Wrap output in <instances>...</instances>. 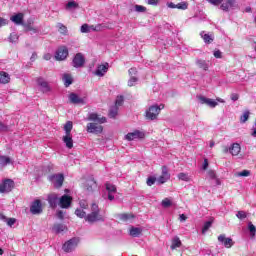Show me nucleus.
Masks as SVG:
<instances>
[{
  "label": "nucleus",
  "instance_id": "bf43d9fd",
  "mask_svg": "<svg viewBox=\"0 0 256 256\" xmlns=\"http://www.w3.org/2000/svg\"><path fill=\"white\" fill-rule=\"evenodd\" d=\"M147 5H152L153 7H157V5H159V0H147Z\"/></svg>",
  "mask_w": 256,
  "mask_h": 256
},
{
  "label": "nucleus",
  "instance_id": "a19ab883",
  "mask_svg": "<svg viewBox=\"0 0 256 256\" xmlns=\"http://www.w3.org/2000/svg\"><path fill=\"white\" fill-rule=\"evenodd\" d=\"M188 7H189V3H187V2H180V3L176 4V9H180L182 11L187 10Z\"/></svg>",
  "mask_w": 256,
  "mask_h": 256
},
{
  "label": "nucleus",
  "instance_id": "f257e3e1",
  "mask_svg": "<svg viewBox=\"0 0 256 256\" xmlns=\"http://www.w3.org/2000/svg\"><path fill=\"white\" fill-rule=\"evenodd\" d=\"M159 113H161V106L152 105L146 111V119H148L149 121H155V119L159 117Z\"/></svg>",
  "mask_w": 256,
  "mask_h": 256
},
{
  "label": "nucleus",
  "instance_id": "412c9836",
  "mask_svg": "<svg viewBox=\"0 0 256 256\" xmlns=\"http://www.w3.org/2000/svg\"><path fill=\"white\" fill-rule=\"evenodd\" d=\"M88 121H94V123H107V118H100L97 113H91L88 116Z\"/></svg>",
  "mask_w": 256,
  "mask_h": 256
},
{
  "label": "nucleus",
  "instance_id": "79ce46f5",
  "mask_svg": "<svg viewBox=\"0 0 256 256\" xmlns=\"http://www.w3.org/2000/svg\"><path fill=\"white\" fill-rule=\"evenodd\" d=\"M178 179L180 181H186V182L191 181V178H189V175L187 173H183V172L178 174Z\"/></svg>",
  "mask_w": 256,
  "mask_h": 256
},
{
  "label": "nucleus",
  "instance_id": "4d7b16f0",
  "mask_svg": "<svg viewBox=\"0 0 256 256\" xmlns=\"http://www.w3.org/2000/svg\"><path fill=\"white\" fill-rule=\"evenodd\" d=\"M90 29H89V24H83L81 26V33H89Z\"/></svg>",
  "mask_w": 256,
  "mask_h": 256
},
{
  "label": "nucleus",
  "instance_id": "c9c22d12",
  "mask_svg": "<svg viewBox=\"0 0 256 256\" xmlns=\"http://www.w3.org/2000/svg\"><path fill=\"white\" fill-rule=\"evenodd\" d=\"M106 191L108 193H117V187L109 182H106Z\"/></svg>",
  "mask_w": 256,
  "mask_h": 256
},
{
  "label": "nucleus",
  "instance_id": "09e8293b",
  "mask_svg": "<svg viewBox=\"0 0 256 256\" xmlns=\"http://www.w3.org/2000/svg\"><path fill=\"white\" fill-rule=\"evenodd\" d=\"M10 43H17L19 41V36L15 33H11L9 36Z\"/></svg>",
  "mask_w": 256,
  "mask_h": 256
},
{
  "label": "nucleus",
  "instance_id": "20e7f679",
  "mask_svg": "<svg viewBox=\"0 0 256 256\" xmlns=\"http://www.w3.org/2000/svg\"><path fill=\"white\" fill-rule=\"evenodd\" d=\"M71 203H73V197L64 194L59 198L58 205L61 209H69V207H71Z\"/></svg>",
  "mask_w": 256,
  "mask_h": 256
},
{
  "label": "nucleus",
  "instance_id": "0eeeda50",
  "mask_svg": "<svg viewBox=\"0 0 256 256\" xmlns=\"http://www.w3.org/2000/svg\"><path fill=\"white\" fill-rule=\"evenodd\" d=\"M72 65L73 67H75L76 69H79L81 67H84L85 65V56L83 55V53H77L73 60H72Z\"/></svg>",
  "mask_w": 256,
  "mask_h": 256
},
{
  "label": "nucleus",
  "instance_id": "864d4df0",
  "mask_svg": "<svg viewBox=\"0 0 256 256\" xmlns=\"http://www.w3.org/2000/svg\"><path fill=\"white\" fill-rule=\"evenodd\" d=\"M6 222H7V226L8 227H13V224L17 223V219H15V218H7Z\"/></svg>",
  "mask_w": 256,
  "mask_h": 256
},
{
  "label": "nucleus",
  "instance_id": "7ed1b4c3",
  "mask_svg": "<svg viewBox=\"0 0 256 256\" xmlns=\"http://www.w3.org/2000/svg\"><path fill=\"white\" fill-rule=\"evenodd\" d=\"M102 123L99 122H91L86 126L87 133H94V135H99L103 133Z\"/></svg>",
  "mask_w": 256,
  "mask_h": 256
},
{
  "label": "nucleus",
  "instance_id": "a18cd8bd",
  "mask_svg": "<svg viewBox=\"0 0 256 256\" xmlns=\"http://www.w3.org/2000/svg\"><path fill=\"white\" fill-rule=\"evenodd\" d=\"M157 181L156 177L150 176L147 178L146 183L148 187H152V185H155V182Z\"/></svg>",
  "mask_w": 256,
  "mask_h": 256
},
{
  "label": "nucleus",
  "instance_id": "de8ad7c7",
  "mask_svg": "<svg viewBox=\"0 0 256 256\" xmlns=\"http://www.w3.org/2000/svg\"><path fill=\"white\" fill-rule=\"evenodd\" d=\"M139 79L135 76H131L128 80V87H133Z\"/></svg>",
  "mask_w": 256,
  "mask_h": 256
},
{
  "label": "nucleus",
  "instance_id": "4be33fe9",
  "mask_svg": "<svg viewBox=\"0 0 256 256\" xmlns=\"http://www.w3.org/2000/svg\"><path fill=\"white\" fill-rule=\"evenodd\" d=\"M24 17L25 15L23 13H18L16 15L11 16L10 21H12V23H15V25H23Z\"/></svg>",
  "mask_w": 256,
  "mask_h": 256
},
{
  "label": "nucleus",
  "instance_id": "774afa93",
  "mask_svg": "<svg viewBox=\"0 0 256 256\" xmlns=\"http://www.w3.org/2000/svg\"><path fill=\"white\" fill-rule=\"evenodd\" d=\"M251 137H256V128L255 127H253L252 129H251Z\"/></svg>",
  "mask_w": 256,
  "mask_h": 256
},
{
  "label": "nucleus",
  "instance_id": "6e6d98bb",
  "mask_svg": "<svg viewBox=\"0 0 256 256\" xmlns=\"http://www.w3.org/2000/svg\"><path fill=\"white\" fill-rule=\"evenodd\" d=\"M56 217L58 219H60L61 221H63V219H65V213L63 212V210H59L57 213H56Z\"/></svg>",
  "mask_w": 256,
  "mask_h": 256
},
{
  "label": "nucleus",
  "instance_id": "9d476101",
  "mask_svg": "<svg viewBox=\"0 0 256 256\" xmlns=\"http://www.w3.org/2000/svg\"><path fill=\"white\" fill-rule=\"evenodd\" d=\"M69 56V49L66 48V46H61L56 51V61H65V58Z\"/></svg>",
  "mask_w": 256,
  "mask_h": 256
},
{
  "label": "nucleus",
  "instance_id": "f8f14e48",
  "mask_svg": "<svg viewBox=\"0 0 256 256\" xmlns=\"http://www.w3.org/2000/svg\"><path fill=\"white\" fill-rule=\"evenodd\" d=\"M33 25H35V20L29 18L26 22H23L22 27H24L26 32L31 31V33H39V30Z\"/></svg>",
  "mask_w": 256,
  "mask_h": 256
},
{
  "label": "nucleus",
  "instance_id": "ddd939ff",
  "mask_svg": "<svg viewBox=\"0 0 256 256\" xmlns=\"http://www.w3.org/2000/svg\"><path fill=\"white\" fill-rule=\"evenodd\" d=\"M47 201L51 209H57V205H59V195L57 193L48 194Z\"/></svg>",
  "mask_w": 256,
  "mask_h": 256
},
{
  "label": "nucleus",
  "instance_id": "2eb2a0df",
  "mask_svg": "<svg viewBox=\"0 0 256 256\" xmlns=\"http://www.w3.org/2000/svg\"><path fill=\"white\" fill-rule=\"evenodd\" d=\"M85 190L87 193H93L94 191H97V181H95V178L86 180Z\"/></svg>",
  "mask_w": 256,
  "mask_h": 256
},
{
  "label": "nucleus",
  "instance_id": "8fccbe9b",
  "mask_svg": "<svg viewBox=\"0 0 256 256\" xmlns=\"http://www.w3.org/2000/svg\"><path fill=\"white\" fill-rule=\"evenodd\" d=\"M135 11L137 13H145L147 11V7L141 5H135Z\"/></svg>",
  "mask_w": 256,
  "mask_h": 256
},
{
  "label": "nucleus",
  "instance_id": "1a4fd4ad",
  "mask_svg": "<svg viewBox=\"0 0 256 256\" xmlns=\"http://www.w3.org/2000/svg\"><path fill=\"white\" fill-rule=\"evenodd\" d=\"M30 212L32 215H39L43 213V204L41 203V200L36 199L34 202H32V205L30 206Z\"/></svg>",
  "mask_w": 256,
  "mask_h": 256
},
{
  "label": "nucleus",
  "instance_id": "f704fd0d",
  "mask_svg": "<svg viewBox=\"0 0 256 256\" xmlns=\"http://www.w3.org/2000/svg\"><path fill=\"white\" fill-rule=\"evenodd\" d=\"M54 231H56V233H63V231H67V226L63 224H55Z\"/></svg>",
  "mask_w": 256,
  "mask_h": 256
},
{
  "label": "nucleus",
  "instance_id": "6e6552de",
  "mask_svg": "<svg viewBox=\"0 0 256 256\" xmlns=\"http://www.w3.org/2000/svg\"><path fill=\"white\" fill-rule=\"evenodd\" d=\"M15 187V182L11 179H6L2 184H0V193H10Z\"/></svg>",
  "mask_w": 256,
  "mask_h": 256
},
{
  "label": "nucleus",
  "instance_id": "c756f323",
  "mask_svg": "<svg viewBox=\"0 0 256 256\" xmlns=\"http://www.w3.org/2000/svg\"><path fill=\"white\" fill-rule=\"evenodd\" d=\"M57 27L61 35H64V36L69 35V30L67 29V26H65L63 23H58Z\"/></svg>",
  "mask_w": 256,
  "mask_h": 256
},
{
  "label": "nucleus",
  "instance_id": "b1692460",
  "mask_svg": "<svg viewBox=\"0 0 256 256\" xmlns=\"http://www.w3.org/2000/svg\"><path fill=\"white\" fill-rule=\"evenodd\" d=\"M231 155L237 157L241 153V145L239 143H233L229 148Z\"/></svg>",
  "mask_w": 256,
  "mask_h": 256
},
{
  "label": "nucleus",
  "instance_id": "4468645a",
  "mask_svg": "<svg viewBox=\"0 0 256 256\" xmlns=\"http://www.w3.org/2000/svg\"><path fill=\"white\" fill-rule=\"evenodd\" d=\"M51 181H54V187L56 189H60V187H63L65 176L63 174H54L51 176Z\"/></svg>",
  "mask_w": 256,
  "mask_h": 256
},
{
  "label": "nucleus",
  "instance_id": "cd10ccee",
  "mask_svg": "<svg viewBox=\"0 0 256 256\" xmlns=\"http://www.w3.org/2000/svg\"><path fill=\"white\" fill-rule=\"evenodd\" d=\"M196 65L199 69H203V71H209V64L205 60H197Z\"/></svg>",
  "mask_w": 256,
  "mask_h": 256
},
{
  "label": "nucleus",
  "instance_id": "338daca9",
  "mask_svg": "<svg viewBox=\"0 0 256 256\" xmlns=\"http://www.w3.org/2000/svg\"><path fill=\"white\" fill-rule=\"evenodd\" d=\"M92 212L99 211V206L96 203H93L91 206Z\"/></svg>",
  "mask_w": 256,
  "mask_h": 256
},
{
  "label": "nucleus",
  "instance_id": "c85d7f7f",
  "mask_svg": "<svg viewBox=\"0 0 256 256\" xmlns=\"http://www.w3.org/2000/svg\"><path fill=\"white\" fill-rule=\"evenodd\" d=\"M63 82L65 87H69V85H73V77L71 76V74H64Z\"/></svg>",
  "mask_w": 256,
  "mask_h": 256
},
{
  "label": "nucleus",
  "instance_id": "72a5a7b5",
  "mask_svg": "<svg viewBox=\"0 0 256 256\" xmlns=\"http://www.w3.org/2000/svg\"><path fill=\"white\" fill-rule=\"evenodd\" d=\"M65 135H71V131H73V122L67 121L64 125Z\"/></svg>",
  "mask_w": 256,
  "mask_h": 256
},
{
  "label": "nucleus",
  "instance_id": "13d9d810",
  "mask_svg": "<svg viewBox=\"0 0 256 256\" xmlns=\"http://www.w3.org/2000/svg\"><path fill=\"white\" fill-rule=\"evenodd\" d=\"M208 3H210L211 5H221V3H223V0H206Z\"/></svg>",
  "mask_w": 256,
  "mask_h": 256
},
{
  "label": "nucleus",
  "instance_id": "69168bd1",
  "mask_svg": "<svg viewBox=\"0 0 256 256\" xmlns=\"http://www.w3.org/2000/svg\"><path fill=\"white\" fill-rule=\"evenodd\" d=\"M231 100L232 101H239V94H236V93L231 94Z\"/></svg>",
  "mask_w": 256,
  "mask_h": 256
},
{
  "label": "nucleus",
  "instance_id": "58836bf2",
  "mask_svg": "<svg viewBox=\"0 0 256 256\" xmlns=\"http://www.w3.org/2000/svg\"><path fill=\"white\" fill-rule=\"evenodd\" d=\"M211 225H213V220H209V221L205 222L204 226L202 228V233L203 234L207 233V231H209V229H211Z\"/></svg>",
  "mask_w": 256,
  "mask_h": 256
},
{
  "label": "nucleus",
  "instance_id": "ea45409f",
  "mask_svg": "<svg viewBox=\"0 0 256 256\" xmlns=\"http://www.w3.org/2000/svg\"><path fill=\"white\" fill-rule=\"evenodd\" d=\"M251 175V171L243 170L241 172L235 173V177H249Z\"/></svg>",
  "mask_w": 256,
  "mask_h": 256
},
{
  "label": "nucleus",
  "instance_id": "0e129e2a",
  "mask_svg": "<svg viewBox=\"0 0 256 256\" xmlns=\"http://www.w3.org/2000/svg\"><path fill=\"white\" fill-rule=\"evenodd\" d=\"M208 175H209L210 179H216L217 178V175L215 174V172L213 170H209Z\"/></svg>",
  "mask_w": 256,
  "mask_h": 256
},
{
  "label": "nucleus",
  "instance_id": "37998d69",
  "mask_svg": "<svg viewBox=\"0 0 256 256\" xmlns=\"http://www.w3.org/2000/svg\"><path fill=\"white\" fill-rule=\"evenodd\" d=\"M77 8H79V4L75 1H69L66 4V9H77Z\"/></svg>",
  "mask_w": 256,
  "mask_h": 256
},
{
  "label": "nucleus",
  "instance_id": "6ab92c4d",
  "mask_svg": "<svg viewBox=\"0 0 256 256\" xmlns=\"http://www.w3.org/2000/svg\"><path fill=\"white\" fill-rule=\"evenodd\" d=\"M218 241L223 243L226 249H231L232 245H234L233 239L226 238L224 234L218 236Z\"/></svg>",
  "mask_w": 256,
  "mask_h": 256
},
{
  "label": "nucleus",
  "instance_id": "f3484780",
  "mask_svg": "<svg viewBox=\"0 0 256 256\" xmlns=\"http://www.w3.org/2000/svg\"><path fill=\"white\" fill-rule=\"evenodd\" d=\"M107 71H109V63L101 64L97 67L94 75L97 77H103Z\"/></svg>",
  "mask_w": 256,
  "mask_h": 256
},
{
  "label": "nucleus",
  "instance_id": "dca6fc26",
  "mask_svg": "<svg viewBox=\"0 0 256 256\" xmlns=\"http://www.w3.org/2000/svg\"><path fill=\"white\" fill-rule=\"evenodd\" d=\"M145 134L139 130H135L134 132H130L125 136L127 141H135V139H143Z\"/></svg>",
  "mask_w": 256,
  "mask_h": 256
},
{
  "label": "nucleus",
  "instance_id": "bb28decb",
  "mask_svg": "<svg viewBox=\"0 0 256 256\" xmlns=\"http://www.w3.org/2000/svg\"><path fill=\"white\" fill-rule=\"evenodd\" d=\"M183 245V243L181 242V239H179V237L175 236L172 239V244L170 246V249H172V251H175V249H179V247H181Z\"/></svg>",
  "mask_w": 256,
  "mask_h": 256
},
{
  "label": "nucleus",
  "instance_id": "39448f33",
  "mask_svg": "<svg viewBox=\"0 0 256 256\" xmlns=\"http://www.w3.org/2000/svg\"><path fill=\"white\" fill-rule=\"evenodd\" d=\"M161 171H162V174L157 178V182L160 185H163L167 183L169 179H171V174L169 173V169L167 168V166H162Z\"/></svg>",
  "mask_w": 256,
  "mask_h": 256
},
{
  "label": "nucleus",
  "instance_id": "a211bd4d",
  "mask_svg": "<svg viewBox=\"0 0 256 256\" xmlns=\"http://www.w3.org/2000/svg\"><path fill=\"white\" fill-rule=\"evenodd\" d=\"M37 84L41 87L43 93H49V91H51L49 83L42 77L37 78Z\"/></svg>",
  "mask_w": 256,
  "mask_h": 256
},
{
  "label": "nucleus",
  "instance_id": "49530a36",
  "mask_svg": "<svg viewBox=\"0 0 256 256\" xmlns=\"http://www.w3.org/2000/svg\"><path fill=\"white\" fill-rule=\"evenodd\" d=\"M248 229H249V231L251 233V236L255 237V235H256V227H255V225H253V223L250 222L248 224Z\"/></svg>",
  "mask_w": 256,
  "mask_h": 256
},
{
  "label": "nucleus",
  "instance_id": "603ef678",
  "mask_svg": "<svg viewBox=\"0 0 256 256\" xmlns=\"http://www.w3.org/2000/svg\"><path fill=\"white\" fill-rule=\"evenodd\" d=\"M236 217L241 220L247 219V213H245V211H238Z\"/></svg>",
  "mask_w": 256,
  "mask_h": 256
},
{
  "label": "nucleus",
  "instance_id": "4c0bfd02",
  "mask_svg": "<svg viewBox=\"0 0 256 256\" xmlns=\"http://www.w3.org/2000/svg\"><path fill=\"white\" fill-rule=\"evenodd\" d=\"M161 205H162V207H164V209H167V208L171 207V205H173V202L169 198H164L161 202Z\"/></svg>",
  "mask_w": 256,
  "mask_h": 256
},
{
  "label": "nucleus",
  "instance_id": "2f4dec72",
  "mask_svg": "<svg viewBox=\"0 0 256 256\" xmlns=\"http://www.w3.org/2000/svg\"><path fill=\"white\" fill-rule=\"evenodd\" d=\"M129 233L131 237H139L143 233V230L141 228L131 227Z\"/></svg>",
  "mask_w": 256,
  "mask_h": 256
},
{
  "label": "nucleus",
  "instance_id": "052dcab7",
  "mask_svg": "<svg viewBox=\"0 0 256 256\" xmlns=\"http://www.w3.org/2000/svg\"><path fill=\"white\" fill-rule=\"evenodd\" d=\"M9 126L0 121V131H8Z\"/></svg>",
  "mask_w": 256,
  "mask_h": 256
},
{
  "label": "nucleus",
  "instance_id": "423d86ee",
  "mask_svg": "<svg viewBox=\"0 0 256 256\" xmlns=\"http://www.w3.org/2000/svg\"><path fill=\"white\" fill-rule=\"evenodd\" d=\"M85 221L88 223H97V221H105V218H103L99 211H94L85 217Z\"/></svg>",
  "mask_w": 256,
  "mask_h": 256
},
{
  "label": "nucleus",
  "instance_id": "680f3d73",
  "mask_svg": "<svg viewBox=\"0 0 256 256\" xmlns=\"http://www.w3.org/2000/svg\"><path fill=\"white\" fill-rule=\"evenodd\" d=\"M214 57H215L216 59H221V57H222L221 50H215V51H214Z\"/></svg>",
  "mask_w": 256,
  "mask_h": 256
},
{
  "label": "nucleus",
  "instance_id": "5fc2aeb1",
  "mask_svg": "<svg viewBox=\"0 0 256 256\" xmlns=\"http://www.w3.org/2000/svg\"><path fill=\"white\" fill-rule=\"evenodd\" d=\"M203 39L205 43H213V38L209 34H204Z\"/></svg>",
  "mask_w": 256,
  "mask_h": 256
},
{
  "label": "nucleus",
  "instance_id": "393cba45",
  "mask_svg": "<svg viewBox=\"0 0 256 256\" xmlns=\"http://www.w3.org/2000/svg\"><path fill=\"white\" fill-rule=\"evenodd\" d=\"M11 81V76H9V73L5 71L0 72V83L2 85H7V83H10Z\"/></svg>",
  "mask_w": 256,
  "mask_h": 256
},
{
  "label": "nucleus",
  "instance_id": "c03bdc74",
  "mask_svg": "<svg viewBox=\"0 0 256 256\" xmlns=\"http://www.w3.org/2000/svg\"><path fill=\"white\" fill-rule=\"evenodd\" d=\"M125 101V99L123 98V96H117L116 100H115V107H121V105H123V102Z\"/></svg>",
  "mask_w": 256,
  "mask_h": 256
},
{
  "label": "nucleus",
  "instance_id": "473e14b6",
  "mask_svg": "<svg viewBox=\"0 0 256 256\" xmlns=\"http://www.w3.org/2000/svg\"><path fill=\"white\" fill-rule=\"evenodd\" d=\"M9 163H11V158L0 155V167H6Z\"/></svg>",
  "mask_w": 256,
  "mask_h": 256
},
{
  "label": "nucleus",
  "instance_id": "9b49d317",
  "mask_svg": "<svg viewBox=\"0 0 256 256\" xmlns=\"http://www.w3.org/2000/svg\"><path fill=\"white\" fill-rule=\"evenodd\" d=\"M197 99L200 101L201 105H208V107H211V109H215L219 103L217 101L207 98L205 96H197Z\"/></svg>",
  "mask_w": 256,
  "mask_h": 256
},
{
  "label": "nucleus",
  "instance_id": "f03ea898",
  "mask_svg": "<svg viewBox=\"0 0 256 256\" xmlns=\"http://www.w3.org/2000/svg\"><path fill=\"white\" fill-rule=\"evenodd\" d=\"M78 245H79V238L74 237V238L66 241L63 244L62 249L65 253H71L72 251H75V249H77Z\"/></svg>",
  "mask_w": 256,
  "mask_h": 256
},
{
  "label": "nucleus",
  "instance_id": "e433bc0d",
  "mask_svg": "<svg viewBox=\"0 0 256 256\" xmlns=\"http://www.w3.org/2000/svg\"><path fill=\"white\" fill-rule=\"evenodd\" d=\"M249 115H251V112H249V110L244 111L243 115L240 116V122L247 123V121H249Z\"/></svg>",
  "mask_w": 256,
  "mask_h": 256
},
{
  "label": "nucleus",
  "instance_id": "7c9ffc66",
  "mask_svg": "<svg viewBox=\"0 0 256 256\" xmlns=\"http://www.w3.org/2000/svg\"><path fill=\"white\" fill-rule=\"evenodd\" d=\"M119 113V108L117 106H112L109 110L108 117L110 119H115Z\"/></svg>",
  "mask_w": 256,
  "mask_h": 256
},
{
  "label": "nucleus",
  "instance_id": "5701e85b",
  "mask_svg": "<svg viewBox=\"0 0 256 256\" xmlns=\"http://www.w3.org/2000/svg\"><path fill=\"white\" fill-rule=\"evenodd\" d=\"M63 143H65L67 149H73V135L65 134L62 138Z\"/></svg>",
  "mask_w": 256,
  "mask_h": 256
},
{
  "label": "nucleus",
  "instance_id": "e2e57ef3",
  "mask_svg": "<svg viewBox=\"0 0 256 256\" xmlns=\"http://www.w3.org/2000/svg\"><path fill=\"white\" fill-rule=\"evenodd\" d=\"M220 8L222 9V11H229V4L227 2L221 4Z\"/></svg>",
  "mask_w": 256,
  "mask_h": 256
},
{
  "label": "nucleus",
  "instance_id": "a878e982",
  "mask_svg": "<svg viewBox=\"0 0 256 256\" xmlns=\"http://www.w3.org/2000/svg\"><path fill=\"white\" fill-rule=\"evenodd\" d=\"M119 221L127 222L131 221V219H135V215L133 213H122L118 215Z\"/></svg>",
  "mask_w": 256,
  "mask_h": 256
},
{
  "label": "nucleus",
  "instance_id": "3c124183",
  "mask_svg": "<svg viewBox=\"0 0 256 256\" xmlns=\"http://www.w3.org/2000/svg\"><path fill=\"white\" fill-rule=\"evenodd\" d=\"M75 215H77V217H80V219H83L84 217H86V213L81 209H76Z\"/></svg>",
  "mask_w": 256,
  "mask_h": 256
},
{
  "label": "nucleus",
  "instance_id": "aec40b11",
  "mask_svg": "<svg viewBox=\"0 0 256 256\" xmlns=\"http://www.w3.org/2000/svg\"><path fill=\"white\" fill-rule=\"evenodd\" d=\"M70 102H72L74 105H85V99L79 97L76 93H71L69 95Z\"/></svg>",
  "mask_w": 256,
  "mask_h": 256
}]
</instances>
